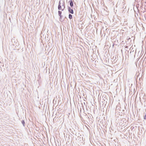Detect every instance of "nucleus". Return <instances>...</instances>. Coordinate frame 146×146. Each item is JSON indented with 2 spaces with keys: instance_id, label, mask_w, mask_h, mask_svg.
<instances>
[{
  "instance_id": "3",
  "label": "nucleus",
  "mask_w": 146,
  "mask_h": 146,
  "mask_svg": "<svg viewBox=\"0 0 146 146\" xmlns=\"http://www.w3.org/2000/svg\"><path fill=\"white\" fill-rule=\"evenodd\" d=\"M70 5L71 7H72L73 6V3L72 0L70 1Z\"/></svg>"
},
{
  "instance_id": "5",
  "label": "nucleus",
  "mask_w": 146,
  "mask_h": 146,
  "mask_svg": "<svg viewBox=\"0 0 146 146\" xmlns=\"http://www.w3.org/2000/svg\"><path fill=\"white\" fill-rule=\"evenodd\" d=\"M69 18L70 19H71L72 18V16L71 14H69Z\"/></svg>"
},
{
  "instance_id": "1",
  "label": "nucleus",
  "mask_w": 146,
  "mask_h": 146,
  "mask_svg": "<svg viewBox=\"0 0 146 146\" xmlns=\"http://www.w3.org/2000/svg\"><path fill=\"white\" fill-rule=\"evenodd\" d=\"M65 7L64 4L63 3L61 5L60 2H59V3L58 6V9L59 10H60L62 11H63Z\"/></svg>"
},
{
  "instance_id": "7",
  "label": "nucleus",
  "mask_w": 146,
  "mask_h": 146,
  "mask_svg": "<svg viewBox=\"0 0 146 146\" xmlns=\"http://www.w3.org/2000/svg\"><path fill=\"white\" fill-rule=\"evenodd\" d=\"M144 119H145L146 120V113L144 117Z\"/></svg>"
},
{
  "instance_id": "4",
  "label": "nucleus",
  "mask_w": 146,
  "mask_h": 146,
  "mask_svg": "<svg viewBox=\"0 0 146 146\" xmlns=\"http://www.w3.org/2000/svg\"><path fill=\"white\" fill-rule=\"evenodd\" d=\"M58 15L60 16V17H61V15L62 13V12L60 11H58Z\"/></svg>"
},
{
  "instance_id": "2",
  "label": "nucleus",
  "mask_w": 146,
  "mask_h": 146,
  "mask_svg": "<svg viewBox=\"0 0 146 146\" xmlns=\"http://www.w3.org/2000/svg\"><path fill=\"white\" fill-rule=\"evenodd\" d=\"M69 11L72 14H73V10L70 8H69Z\"/></svg>"
},
{
  "instance_id": "6",
  "label": "nucleus",
  "mask_w": 146,
  "mask_h": 146,
  "mask_svg": "<svg viewBox=\"0 0 146 146\" xmlns=\"http://www.w3.org/2000/svg\"><path fill=\"white\" fill-rule=\"evenodd\" d=\"M22 123L23 124V125H24V124H25L24 121H23V120L22 121Z\"/></svg>"
}]
</instances>
